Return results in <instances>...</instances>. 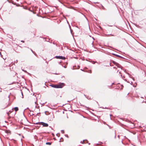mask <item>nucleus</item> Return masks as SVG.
I'll return each instance as SVG.
<instances>
[{"label": "nucleus", "instance_id": "nucleus-1", "mask_svg": "<svg viewBox=\"0 0 146 146\" xmlns=\"http://www.w3.org/2000/svg\"><path fill=\"white\" fill-rule=\"evenodd\" d=\"M54 58L58 59H61L63 60L66 59V57H65L60 56H56Z\"/></svg>", "mask_w": 146, "mask_h": 146}, {"label": "nucleus", "instance_id": "nucleus-2", "mask_svg": "<svg viewBox=\"0 0 146 146\" xmlns=\"http://www.w3.org/2000/svg\"><path fill=\"white\" fill-rule=\"evenodd\" d=\"M64 84L63 83H61L57 85V88H62L64 86Z\"/></svg>", "mask_w": 146, "mask_h": 146}, {"label": "nucleus", "instance_id": "nucleus-3", "mask_svg": "<svg viewBox=\"0 0 146 146\" xmlns=\"http://www.w3.org/2000/svg\"><path fill=\"white\" fill-rule=\"evenodd\" d=\"M112 62L116 66H117V67L120 68L119 66H120V65L119 63L114 60H112Z\"/></svg>", "mask_w": 146, "mask_h": 146}, {"label": "nucleus", "instance_id": "nucleus-4", "mask_svg": "<svg viewBox=\"0 0 146 146\" xmlns=\"http://www.w3.org/2000/svg\"><path fill=\"white\" fill-rule=\"evenodd\" d=\"M40 123H42V125H43V127H47L48 126V124L47 123H45L42 122H40Z\"/></svg>", "mask_w": 146, "mask_h": 146}, {"label": "nucleus", "instance_id": "nucleus-5", "mask_svg": "<svg viewBox=\"0 0 146 146\" xmlns=\"http://www.w3.org/2000/svg\"><path fill=\"white\" fill-rule=\"evenodd\" d=\"M112 54L116 56H117V57H119V58H123V59H125L124 58H123V57L120 56V55H117V54H114V53H112Z\"/></svg>", "mask_w": 146, "mask_h": 146}, {"label": "nucleus", "instance_id": "nucleus-6", "mask_svg": "<svg viewBox=\"0 0 146 146\" xmlns=\"http://www.w3.org/2000/svg\"><path fill=\"white\" fill-rule=\"evenodd\" d=\"M50 86L52 87V88H57V85H55V84H50Z\"/></svg>", "mask_w": 146, "mask_h": 146}, {"label": "nucleus", "instance_id": "nucleus-7", "mask_svg": "<svg viewBox=\"0 0 146 146\" xmlns=\"http://www.w3.org/2000/svg\"><path fill=\"white\" fill-rule=\"evenodd\" d=\"M14 109L15 110V112L19 110V108L17 107H15L14 108H13L12 110H13Z\"/></svg>", "mask_w": 146, "mask_h": 146}, {"label": "nucleus", "instance_id": "nucleus-8", "mask_svg": "<svg viewBox=\"0 0 146 146\" xmlns=\"http://www.w3.org/2000/svg\"><path fill=\"white\" fill-rule=\"evenodd\" d=\"M5 132L7 134L10 133L11 132L10 131L8 130H5Z\"/></svg>", "mask_w": 146, "mask_h": 146}, {"label": "nucleus", "instance_id": "nucleus-9", "mask_svg": "<svg viewBox=\"0 0 146 146\" xmlns=\"http://www.w3.org/2000/svg\"><path fill=\"white\" fill-rule=\"evenodd\" d=\"M52 144V142H47L46 143V144L47 145H50Z\"/></svg>", "mask_w": 146, "mask_h": 146}, {"label": "nucleus", "instance_id": "nucleus-10", "mask_svg": "<svg viewBox=\"0 0 146 146\" xmlns=\"http://www.w3.org/2000/svg\"><path fill=\"white\" fill-rule=\"evenodd\" d=\"M84 141H86V142H87V143L88 142V140H87V139H85V140H83V141H82H82H81V143H83V144L84 143H85L84 142Z\"/></svg>", "mask_w": 146, "mask_h": 146}, {"label": "nucleus", "instance_id": "nucleus-11", "mask_svg": "<svg viewBox=\"0 0 146 146\" xmlns=\"http://www.w3.org/2000/svg\"><path fill=\"white\" fill-rule=\"evenodd\" d=\"M11 1H9L8 0H7V1H8L9 3H11L12 4L15 5L13 1H12L11 0Z\"/></svg>", "mask_w": 146, "mask_h": 146}, {"label": "nucleus", "instance_id": "nucleus-12", "mask_svg": "<svg viewBox=\"0 0 146 146\" xmlns=\"http://www.w3.org/2000/svg\"><path fill=\"white\" fill-rule=\"evenodd\" d=\"M45 113L46 115H48L49 114V112L48 111H46L45 112Z\"/></svg>", "mask_w": 146, "mask_h": 146}, {"label": "nucleus", "instance_id": "nucleus-13", "mask_svg": "<svg viewBox=\"0 0 146 146\" xmlns=\"http://www.w3.org/2000/svg\"><path fill=\"white\" fill-rule=\"evenodd\" d=\"M56 135L58 137H59L60 136V134L59 133H57L56 134Z\"/></svg>", "mask_w": 146, "mask_h": 146}, {"label": "nucleus", "instance_id": "nucleus-14", "mask_svg": "<svg viewBox=\"0 0 146 146\" xmlns=\"http://www.w3.org/2000/svg\"><path fill=\"white\" fill-rule=\"evenodd\" d=\"M12 112V111H9V112H7V115H9V112H10V113H11Z\"/></svg>", "mask_w": 146, "mask_h": 146}, {"label": "nucleus", "instance_id": "nucleus-15", "mask_svg": "<svg viewBox=\"0 0 146 146\" xmlns=\"http://www.w3.org/2000/svg\"><path fill=\"white\" fill-rule=\"evenodd\" d=\"M102 9H104V10H106V9H105V8L102 5Z\"/></svg>", "mask_w": 146, "mask_h": 146}, {"label": "nucleus", "instance_id": "nucleus-16", "mask_svg": "<svg viewBox=\"0 0 146 146\" xmlns=\"http://www.w3.org/2000/svg\"><path fill=\"white\" fill-rule=\"evenodd\" d=\"M23 70V71H24V72H27V73H28V74H29V73L27 72V71H26V70Z\"/></svg>", "mask_w": 146, "mask_h": 146}, {"label": "nucleus", "instance_id": "nucleus-17", "mask_svg": "<svg viewBox=\"0 0 146 146\" xmlns=\"http://www.w3.org/2000/svg\"><path fill=\"white\" fill-rule=\"evenodd\" d=\"M61 132L62 133H64V130H61Z\"/></svg>", "mask_w": 146, "mask_h": 146}, {"label": "nucleus", "instance_id": "nucleus-18", "mask_svg": "<svg viewBox=\"0 0 146 146\" xmlns=\"http://www.w3.org/2000/svg\"><path fill=\"white\" fill-rule=\"evenodd\" d=\"M124 70V71L125 72L126 74H128L129 75V74L128 73H127L126 72V70Z\"/></svg>", "mask_w": 146, "mask_h": 146}, {"label": "nucleus", "instance_id": "nucleus-19", "mask_svg": "<svg viewBox=\"0 0 146 146\" xmlns=\"http://www.w3.org/2000/svg\"><path fill=\"white\" fill-rule=\"evenodd\" d=\"M84 96L88 99V96H87L85 95V94H84Z\"/></svg>", "mask_w": 146, "mask_h": 146}, {"label": "nucleus", "instance_id": "nucleus-20", "mask_svg": "<svg viewBox=\"0 0 146 146\" xmlns=\"http://www.w3.org/2000/svg\"><path fill=\"white\" fill-rule=\"evenodd\" d=\"M121 88L120 90H122V89L123 88V85H121Z\"/></svg>", "mask_w": 146, "mask_h": 146}, {"label": "nucleus", "instance_id": "nucleus-21", "mask_svg": "<svg viewBox=\"0 0 146 146\" xmlns=\"http://www.w3.org/2000/svg\"><path fill=\"white\" fill-rule=\"evenodd\" d=\"M70 32H71V34H72V35H73L72 33V31H73L72 30V29H70Z\"/></svg>", "mask_w": 146, "mask_h": 146}, {"label": "nucleus", "instance_id": "nucleus-22", "mask_svg": "<svg viewBox=\"0 0 146 146\" xmlns=\"http://www.w3.org/2000/svg\"><path fill=\"white\" fill-rule=\"evenodd\" d=\"M108 35H111V36H115V35H113V34H108Z\"/></svg>", "mask_w": 146, "mask_h": 146}, {"label": "nucleus", "instance_id": "nucleus-23", "mask_svg": "<svg viewBox=\"0 0 146 146\" xmlns=\"http://www.w3.org/2000/svg\"><path fill=\"white\" fill-rule=\"evenodd\" d=\"M65 135V136L66 137H67V138H68V135H67V134H66V135Z\"/></svg>", "mask_w": 146, "mask_h": 146}, {"label": "nucleus", "instance_id": "nucleus-24", "mask_svg": "<svg viewBox=\"0 0 146 146\" xmlns=\"http://www.w3.org/2000/svg\"><path fill=\"white\" fill-rule=\"evenodd\" d=\"M100 108H102L103 109H108V108H107L106 107L105 108H104L103 107H100Z\"/></svg>", "mask_w": 146, "mask_h": 146}, {"label": "nucleus", "instance_id": "nucleus-25", "mask_svg": "<svg viewBox=\"0 0 146 146\" xmlns=\"http://www.w3.org/2000/svg\"><path fill=\"white\" fill-rule=\"evenodd\" d=\"M30 50H31V51H32V52L33 53H34V51H33V50L31 49H30Z\"/></svg>", "mask_w": 146, "mask_h": 146}, {"label": "nucleus", "instance_id": "nucleus-26", "mask_svg": "<svg viewBox=\"0 0 146 146\" xmlns=\"http://www.w3.org/2000/svg\"><path fill=\"white\" fill-rule=\"evenodd\" d=\"M53 44H56V46H57V44H56L54 42H53Z\"/></svg>", "mask_w": 146, "mask_h": 146}, {"label": "nucleus", "instance_id": "nucleus-27", "mask_svg": "<svg viewBox=\"0 0 146 146\" xmlns=\"http://www.w3.org/2000/svg\"><path fill=\"white\" fill-rule=\"evenodd\" d=\"M145 102L146 103V101H144V100H143L142 102V103Z\"/></svg>", "mask_w": 146, "mask_h": 146}, {"label": "nucleus", "instance_id": "nucleus-28", "mask_svg": "<svg viewBox=\"0 0 146 146\" xmlns=\"http://www.w3.org/2000/svg\"><path fill=\"white\" fill-rule=\"evenodd\" d=\"M38 123H40V122H37V123H35L36 124H38Z\"/></svg>", "mask_w": 146, "mask_h": 146}, {"label": "nucleus", "instance_id": "nucleus-29", "mask_svg": "<svg viewBox=\"0 0 146 146\" xmlns=\"http://www.w3.org/2000/svg\"><path fill=\"white\" fill-rule=\"evenodd\" d=\"M135 26L137 27H139V26L138 25H137L136 24H135Z\"/></svg>", "mask_w": 146, "mask_h": 146}, {"label": "nucleus", "instance_id": "nucleus-30", "mask_svg": "<svg viewBox=\"0 0 146 146\" xmlns=\"http://www.w3.org/2000/svg\"><path fill=\"white\" fill-rule=\"evenodd\" d=\"M113 84H114V83H113L111 84V85L110 86H112V85Z\"/></svg>", "mask_w": 146, "mask_h": 146}, {"label": "nucleus", "instance_id": "nucleus-31", "mask_svg": "<svg viewBox=\"0 0 146 146\" xmlns=\"http://www.w3.org/2000/svg\"><path fill=\"white\" fill-rule=\"evenodd\" d=\"M40 114V112H39V113H37V114H36V115H38V114Z\"/></svg>", "mask_w": 146, "mask_h": 146}, {"label": "nucleus", "instance_id": "nucleus-32", "mask_svg": "<svg viewBox=\"0 0 146 146\" xmlns=\"http://www.w3.org/2000/svg\"><path fill=\"white\" fill-rule=\"evenodd\" d=\"M35 56H36L37 54L36 53H35V52H34V53H33Z\"/></svg>", "mask_w": 146, "mask_h": 146}, {"label": "nucleus", "instance_id": "nucleus-33", "mask_svg": "<svg viewBox=\"0 0 146 146\" xmlns=\"http://www.w3.org/2000/svg\"><path fill=\"white\" fill-rule=\"evenodd\" d=\"M114 138L115 139L116 138V134H115V137H114Z\"/></svg>", "mask_w": 146, "mask_h": 146}, {"label": "nucleus", "instance_id": "nucleus-34", "mask_svg": "<svg viewBox=\"0 0 146 146\" xmlns=\"http://www.w3.org/2000/svg\"><path fill=\"white\" fill-rule=\"evenodd\" d=\"M60 139H61H61H62V141H63V138L62 137Z\"/></svg>", "mask_w": 146, "mask_h": 146}, {"label": "nucleus", "instance_id": "nucleus-35", "mask_svg": "<svg viewBox=\"0 0 146 146\" xmlns=\"http://www.w3.org/2000/svg\"><path fill=\"white\" fill-rule=\"evenodd\" d=\"M21 42H24V40H21Z\"/></svg>", "mask_w": 146, "mask_h": 146}, {"label": "nucleus", "instance_id": "nucleus-36", "mask_svg": "<svg viewBox=\"0 0 146 146\" xmlns=\"http://www.w3.org/2000/svg\"><path fill=\"white\" fill-rule=\"evenodd\" d=\"M62 141H62H61V139H60V140L59 141V142H62V141Z\"/></svg>", "mask_w": 146, "mask_h": 146}, {"label": "nucleus", "instance_id": "nucleus-37", "mask_svg": "<svg viewBox=\"0 0 146 146\" xmlns=\"http://www.w3.org/2000/svg\"><path fill=\"white\" fill-rule=\"evenodd\" d=\"M21 94H22V96H23V92H21Z\"/></svg>", "mask_w": 146, "mask_h": 146}, {"label": "nucleus", "instance_id": "nucleus-38", "mask_svg": "<svg viewBox=\"0 0 146 146\" xmlns=\"http://www.w3.org/2000/svg\"><path fill=\"white\" fill-rule=\"evenodd\" d=\"M64 68H66V66H64Z\"/></svg>", "mask_w": 146, "mask_h": 146}, {"label": "nucleus", "instance_id": "nucleus-39", "mask_svg": "<svg viewBox=\"0 0 146 146\" xmlns=\"http://www.w3.org/2000/svg\"><path fill=\"white\" fill-rule=\"evenodd\" d=\"M118 137L119 139V135H118L117 136Z\"/></svg>", "mask_w": 146, "mask_h": 146}, {"label": "nucleus", "instance_id": "nucleus-40", "mask_svg": "<svg viewBox=\"0 0 146 146\" xmlns=\"http://www.w3.org/2000/svg\"><path fill=\"white\" fill-rule=\"evenodd\" d=\"M0 55H1V56H2V55H1V52H0Z\"/></svg>", "mask_w": 146, "mask_h": 146}, {"label": "nucleus", "instance_id": "nucleus-41", "mask_svg": "<svg viewBox=\"0 0 146 146\" xmlns=\"http://www.w3.org/2000/svg\"><path fill=\"white\" fill-rule=\"evenodd\" d=\"M25 119H26V120H27V121H28V120L27 119V118L26 117L25 118Z\"/></svg>", "mask_w": 146, "mask_h": 146}, {"label": "nucleus", "instance_id": "nucleus-42", "mask_svg": "<svg viewBox=\"0 0 146 146\" xmlns=\"http://www.w3.org/2000/svg\"><path fill=\"white\" fill-rule=\"evenodd\" d=\"M108 26H109V27H112V25H108Z\"/></svg>", "mask_w": 146, "mask_h": 146}, {"label": "nucleus", "instance_id": "nucleus-43", "mask_svg": "<svg viewBox=\"0 0 146 146\" xmlns=\"http://www.w3.org/2000/svg\"><path fill=\"white\" fill-rule=\"evenodd\" d=\"M69 28H70V29H71V27H70V26H69Z\"/></svg>", "mask_w": 146, "mask_h": 146}, {"label": "nucleus", "instance_id": "nucleus-44", "mask_svg": "<svg viewBox=\"0 0 146 146\" xmlns=\"http://www.w3.org/2000/svg\"><path fill=\"white\" fill-rule=\"evenodd\" d=\"M121 77L122 78H123V77H122V75H121Z\"/></svg>", "mask_w": 146, "mask_h": 146}, {"label": "nucleus", "instance_id": "nucleus-45", "mask_svg": "<svg viewBox=\"0 0 146 146\" xmlns=\"http://www.w3.org/2000/svg\"><path fill=\"white\" fill-rule=\"evenodd\" d=\"M53 118H54V116L53 115Z\"/></svg>", "mask_w": 146, "mask_h": 146}, {"label": "nucleus", "instance_id": "nucleus-46", "mask_svg": "<svg viewBox=\"0 0 146 146\" xmlns=\"http://www.w3.org/2000/svg\"><path fill=\"white\" fill-rule=\"evenodd\" d=\"M110 116H111V114H110ZM110 117V119H111V117Z\"/></svg>", "mask_w": 146, "mask_h": 146}, {"label": "nucleus", "instance_id": "nucleus-47", "mask_svg": "<svg viewBox=\"0 0 146 146\" xmlns=\"http://www.w3.org/2000/svg\"><path fill=\"white\" fill-rule=\"evenodd\" d=\"M123 140H122V141H121V142H122V143H123Z\"/></svg>", "mask_w": 146, "mask_h": 146}, {"label": "nucleus", "instance_id": "nucleus-48", "mask_svg": "<svg viewBox=\"0 0 146 146\" xmlns=\"http://www.w3.org/2000/svg\"><path fill=\"white\" fill-rule=\"evenodd\" d=\"M81 106H84L81 104Z\"/></svg>", "mask_w": 146, "mask_h": 146}, {"label": "nucleus", "instance_id": "nucleus-49", "mask_svg": "<svg viewBox=\"0 0 146 146\" xmlns=\"http://www.w3.org/2000/svg\"><path fill=\"white\" fill-rule=\"evenodd\" d=\"M34 115V114L33 113H32L31 115Z\"/></svg>", "mask_w": 146, "mask_h": 146}, {"label": "nucleus", "instance_id": "nucleus-50", "mask_svg": "<svg viewBox=\"0 0 146 146\" xmlns=\"http://www.w3.org/2000/svg\"><path fill=\"white\" fill-rule=\"evenodd\" d=\"M88 99H91V98H89L88 97Z\"/></svg>", "mask_w": 146, "mask_h": 146}, {"label": "nucleus", "instance_id": "nucleus-51", "mask_svg": "<svg viewBox=\"0 0 146 146\" xmlns=\"http://www.w3.org/2000/svg\"><path fill=\"white\" fill-rule=\"evenodd\" d=\"M141 98H143V97H141Z\"/></svg>", "mask_w": 146, "mask_h": 146}, {"label": "nucleus", "instance_id": "nucleus-52", "mask_svg": "<svg viewBox=\"0 0 146 146\" xmlns=\"http://www.w3.org/2000/svg\"><path fill=\"white\" fill-rule=\"evenodd\" d=\"M49 127H51V129H52V128L51 127L49 126Z\"/></svg>", "mask_w": 146, "mask_h": 146}, {"label": "nucleus", "instance_id": "nucleus-53", "mask_svg": "<svg viewBox=\"0 0 146 146\" xmlns=\"http://www.w3.org/2000/svg\"><path fill=\"white\" fill-rule=\"evenodd\" d=\"M60 63H61V62H60L59 63V64H60Z\"/></svg>", "mask_w": 146, "mask_h": 146}, {"label": "nucleus", "instance_id": "nucleus-54", "mask_svg": "<svg viewBox=\"0 0 146 146\" xmlns=\"http://www.w3.org/2000/svg\"><path fill=\"white\" fill-rule=\"evenodd\" d=\"M57 74V73H55V74Z\"/></svg>", "mask_w": 146, "mask_h": 146}, {"label": "nucleus", "instance_id": "nucleus-55", "mask_svg": "<svg viewBox=\"0 0 146 146\" xmlns=\"http://www.w3.org/2000/svg\"><path fill=\"white\" fill-rule=\"evenodd\" d=\"M119 74H121V72H119Z\"/></svg>", "mask_w": 146, "mask_h": 146}, {"label": "nucleus", "instance_id": "nucleus-56", "mask_svg": "<svg viewBox=\"0 0 146 146\" xmlns=\"http://www.w3.org/2000/svg\"><path fill=\"white\" fill-rule=\"evenodd\" d=\"M29 111H30V112H31V111H32L31 110H29Z\"/></svg>", "mask_w": 146, "mask_h": 146}, {"label": "nucleus", "instance_id": "nucleus-57", "mask_svg": "<svg viewBox=\"0 0 146 146\" xmlns=\"http://www.w3.org/2000/svg\"><path fill=\"white\" fill-rule=\"evenodd\" d=\"M63 77H64V76H63L62 77V78H63Z\"/></svg>", "mask_w": 146, "mask_h": 146}, {"label": "nucleus", "instance_id": "nucleus-58", "mask_svg": "<svg viewBox=\"0 0 146 146\" xmlns=\"http://www.w3.org/2000/svg\"><path fill=\"white\" fill-rule=\"evenodd\" d=\"M88 144H89V145H90V143H88Z\"/></svg>", "mask_w": 146, "mask_h": 146}, {"label": "nucleus", "instance_id": "nucleus-59", "mask_svg": "<svg viewBox=\"0 0 146 146\" xmlns=\"http://www.w3.org/2000/svg\"><path fill=\"white\" fill-rule=\"evenodd\" d=\"M29 109V108H27V109Z\"/></svg>", "mask_w": 146, "mask_h": 146}, {"label": "nucleus", "instance_id": "nucleus-60", "mask_svg": "<svg viewBox=\"0 0 146 146\" xmlns=\"http://www.w3.org/2000/svg\"><path fill=\"white\" fill-rule=\"evenodd\" d=\"M97 102V104H98V102Z\"/></svg>", "mask_w": 146, "mask_h": 146}, {"label": "nucleus", "instance_id": "nucleus-61", "mask_svg": "<svg viewBox=\"0 0 146 146\" xmlns=\"http://www.w3.org/2000/svg\"><path fill=\"white\" fill-rule=\"evenodd\" d=\"M90 73H91V71H90Z\"/></svg>", "mask_w": 146, "mask_h": 146}, {"label": "nucleus", "instance_id": "nucleus-62", "mask_svg": "<svg viewBox=\"0 0 146 146\" xmlns=\"http://www.w3.org/2000/svg\"><path fill=\"white\" fill-rule=\"evenodd\" d=\"M44 87L45 88H46V87L45 86H44Z\"/></svg>", "mask_w": 146, "mask_h": 146}, {"label": "nucleus", "instance_id": "nucleus-63", "mask_svg": "<svg viewBox=\"0 0 146 146\" xmlns=\"http://www.w3.org/2000/svg\"><path fill=\"white\" fill-rule=\"evenodd\" d=\"M67 118H68V116H67Z\"/></svg>", "mask_w": 146, "mask_h": 146}, {"label": "nucleus", "instance_id": "nucleus-64", "mask_svg": "<svg viewBox=\"0 0 146 146\" xmlns=\"http://www.w3.org/2000/svg\"><path fill=\"white\" fill-rule=\"evenodd\" d=\"M35 104H36V102H35Z\"/></svg>", "mask_w": 146, "mask_h": 146}]
</instances>
